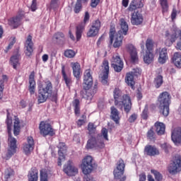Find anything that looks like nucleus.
Instances as JSON below:
<instances>
[{"mask_svg": "<svg viewBox=\"0 0 181 181\" xmlns=\"http://www.w3.org/2000/svg\"><path fill=\"white\" fill-rule=\"evenodd\" d=\"M49 98L52 101H57V91L53 90V83L50 81H45L38 86L37 100L38 104L46 103Z\"/></svg>", "mask_w": 181, "mask_h": 181, "instance_id": "nucleus-1", "label": "nucleus"}, {"mask_svg": "<svg viewBox=\"0 0 181 181\" xmlns=\"http://www.w3.org/2000/svg\"><path fill=\"white\" fill-rule=\"evenodd\" d=\"M91 87H93V75H91V69H86L83 74V90H81L80 94L83 98H85V100L88 101V104L91 103V100H93L98 90L97 84H95L93 88L90 90Z\"/></svg>", "mask_w": 181, "mask_h": 181, "instance_id": "nucleus-2", "label": "nucleus"}, {"mask_svg": "<svg viewBox=\"0 0 181 181\" xmlns=\"http://www.w3.org/2000/svg\"><path fill=\"white\" fill-rule=\"evenodd\" d=\"M120 26L121 28L118 34L115 35V33H117L115 27H112L109 32L110 43V45H112L113 43V47L115 49H118L122 46L124 36H127V35H128L129 27L128 23H127V21H125V19H120ZM122 35H124V36H122Z\"/></svg>", "mask_w": 181, "mask_h": 181, "instance_id": "nucleus-3", "label": "nucleus"}, {"mask_svg": "<svg viewBox=\"0 0 181 181\" xmlns=\"http://www.w3.org/2000/svg\"><path fill=\"white\" fill-rule=\"evenodd\" d=\"M122 94V92H121V90H119V88H115L114 89L113 97L115 100V105L121 111L124 110L126 114H129V112L132 108L131 97L129 96L128 94L123 95L122 100L119 101L118 100H119V97H121Z\"/></svg>", "mask_w": 181, "mask_h": 181, "instance_id": "nucleus-4", "label": "nucleus"}, {"mask_svg": "<svg viewBox=\"0 0 181 181\" xmlns=\"http://www.w3.org/2000/svg\"><path fill=\"white\" fill-rule=\"evenodd\" d=\"M6 124L7 125V129H8V149L6 154V156L4 157V159L6 160H9L15 153H16V139L12 136V134H11V131H12V117H11V113H9V110H6Z\"/></svg>", "mask_w": 181, "mask_h": 181, "instance_id": "nucleus-5", "label": "nucleus"}, {"mask_svg": "<svg viewBox=\"0 0 181 181\" xmlns=\"http://www.w3.org/2000/svg\"><path fill=\"white\" fill-rule=\"evenodd\" d=\"M82 172L83 173V180L84 181H95L94 177L90 175V173L97 168V164L94 161V159L90 156H87L82 160V163L81 165Z\"/></svg>", "mask_w": 181, "mask_h": 181, "instance_id": "nucleus-6", "label": "nucleus"}, {"mask_svg": "<svg viewBox=\"0 0 181 181\" xmlns=\"http://www.w3.org/2000/svg\"><path fill=\"white\" fill-rule=\"evenodd\" d=\"M170 94L168 91H164L158 97V103L159 104L158 108L160 112L164 116L168 117L169 115V107L170 105Z\"/></svg>", "mask_w": 181, "mask_h": 181, "instance_id": "nucleus-7", "label": "nucleus"}, {"mask_svg": "<svg viewBox=\"0 0 181 181\" xmlns=\"http://www.w3.org/2000/svg\"><path fill=\"white\" fill-rule=\"evenodd\" d=\"M124 172H125V162L122 158H119L117 161V167L113 171L115 179L116 180H119V181L127 180V176L124 175Z\"/></svg>", "mask_w": 181, "mask_h": 181, "instance_id": "nucleus-8", "label": "nucleus"}, {"mask_svg": "<svg viewBox=\"0 0 181 181\" xmlns=\"http://www.w3.org/2000/svg\"><path fill=\"white\" fill-rule=\"evenodd\" d=\"M168 170L170 175H176L181 172V156L177 154L175 156L174 159L168 165Z\"/></svg>", "mask_w": 181, "mask_h": 181, "instance_id": "nucleus-9", "label": "nucleus"}, {"mask_svg": "<svg viewBox=\"0 0 181 181\" xmlns=\"http://www.w3.org/2000/svg\"><path fill=\"white\" fill-rule=\"evenodd\" d=\"M101 29V21L100 19L94 20L89 27V29L86 33L87 37H95L100 33Z\"/></svg>", "mask_w": 181, "mask_h": 181, "instance_id": "nucleus-10", "label": "nucleus"}, {"mask_svg": "<svg viewBox=\"0 0 181 181\" xmlns=\"http://www.w3.org/2000/svg\"><path fill=\"white\" fill-rule=\"evenodd\" d=\"M40 134L44 137L47 136H54L56 133L54 132V129L52 127V124L46 123L45 122H41L39 125Z\"/></svg>", "mask_w": 181, "mask_h": 181, "instance_id": "nucleus-11", "label": "nucleus"}, {"mask_svg": "<svg viewBox=\"0 0 181 181\" xmlns=\"http://www.w3.org/2000/svg\"><path fill=\"white\" fill-rule=\"evenodd\" d=\"M89 21H90V13H88V11H86L84 15L83 22L81 23L76 28V36L77 42H78V40L81 39L83 31L86 28V25H87V23H88Z\"/></svg>", "mask_w": 181, "mask_h": 181, "instance_id": "nucleus-12", "label": "nucleus"}, {"mask_svg": "<svg viewBox=\"0 0 181 181\" xmlns=\"http://www.w3.org/2000/svg\"><path fill=\"white\" fill-rule=\"evenodd\" d=\"M32 39H33V37L28 35L24 44V47L25 49V56H28V57H30V56L33 54L35 44L33 43V41H32Z\"/></svg>", "mask_w": 181, "mask_h": 181, "instance_id": "nucleus-13", "label": "nucleus"}, {"mask_svg": "<svg viewBox=\"0 0 181 181\" xmlns=\"http://www.w3.org/2000/svg\"><path fill=\"white\" fill-rule=\"evenodd\" d=\"M63 170L67 176H76L78 173V169L74 166L73 163L70 160L64 165Z\"/></svg>", "mask_w": 181, "mask_h": 181, "instance_id": "nucleus-14", "label": "nucleus"}, {"mask_svg": "<svg viewBox=\"0 0 181 181\" xmlns=\"http://www.w3.org/2000/svg\"><path fill=\"white\" fill-rule=\"evenodd\" d=\"M59 151H58V162L57 165L58 166H62V163L64 160H66V156H64V153L67 152V146H66V143L60 142L59 146Z\"/></svg>", "mask_w": 181, "mask_h": 181, "instance_id": "nucleus-15", "label": "nucleus"}, {"mask_svg": "<svg viewBox=\"0 0 181 181\" xmlns=\"http://www.w3.org/2000/svg\"><path fill=\"white\" fill-rule=\"evenodd\" d=\"M111 66L114 69L116 73H119L120 71H122V69H124V62L121 60L119 56H113Z\"/></svg>", "mask_w": 181, "mask_h": 181, "instance_id": "nucleus-16", "label": "nucleus"}, {"mask_svg": "<svg viewBox=\"0 0 181 181\" xmlns=\"http://www.w3.org/2000/svg\"><path fill=\"white\" fill-rule=\"evenodd\" d=\"M165 36V37H170V42L171 45H173V43H175L177 40V37H179V39H181V30H180L179 28H175L172 30L171 35H170V33H169V30H166Z\"/></svg>", "mask_w": 181, "mask_h": 181, "instance_id": "nucleus-17", "label": "nucleus"}, {"mask_svg": "<svg viewBox=\"0 0 181 181\" xmlns=\"http://www.w3.org/2000/svg\"><path fill=\"white\" fill-rule=\"evenodd\" d=\"M23 149L25 155H30V152L35 149V140H33V137L28 136L27 138V143L23 144Z\"/></svg>", "mask_w": 181, "mask_h": 181, "instance_id": "nucleus-18", "label": "nucleus"}, {"mask_svg": "<svg viewBox=\"0 0 181 181\" xmlns=\"http://www.w3.org/2000/svg\"><path fill=\"white\" fill-rule=\"evenodd\" d=\"M71 67L72 69V73L74 77L78 81L80 78H81V74L83 73L81 71V65H80V63L78 62H71Z\"/></svg>", "mask_w": 181, "mask_h": 181, "instance_id": "nucleus-19", "label": "nucleus"}, {"mask_svg": "<svg viewBox=\"0 0 181 181\" xmlns=\"http://www.w3.org/2000/svg\"><path fill=\"white\" fill-rule=\"evenodd\" d=\"M126 49L130 54V59H131L132 63L138 62L139 58H138V52H136V48H135V47L132 44H129L126 46Z\"/></svg>", "mask_w": 181, "mask_h": 181, "instance_id": "nucleus-20", "label": "nucleus"}, {"mask_svg": "<svg viewBox=\"0 0 181 181\" xmlns=\"http://www.w3.org/2000/svg\"><path fill=\"white\" fill-rule=\"evenodd\" d=\"M131 23L132 25H135L138 26V25H141L144 22V16L139 11H134L132 13L131 17Z\"/></svg>", "mask_w": 181, "mask_h": 181, "instance_id": "nucleus-21", "label": "nucleus"}, {"mask_svg": "<svg viewBox=\"0 0 181 181\" xmlns=\"http://www.w3.org/2000/svg\"><path fill=\"white\" fill-rule=\"evenodd\" d=\"M110 119L114 121L116 125H119V121H121V115L118 109L115 106L110 107Z\"/></svg>", "mask_w": 181, "mask_h": 181, "instance_id": "nucleus-22", "label": "nucleus"}, {"mask_svg": "<svg viewBox=\"0 0 181 181\" xmlns=\"http://www.w3.org/2000/svg\"><path fill=\"white\" fill-rule=\"evenodd\" d=\"M171 139L175 145H179L181 143V127L173 129L171 134Z\"/></svg>", "mask_w": 181, "mask_h": 181, "instance_id": "nucleus-23", "label": "nucleus"}, {"mask_svg": "<svg viewBox=\"0 0 181 181\" xmlns=\"http://www.w3.org/2000/svg\"><path fill=\"white\" fill-rule=\"evenodd\" d=\"M28 91L30 95L36 93V81H35V71H32L29 76Z\"/></svg>", "mask_w": 181, "mask_h": 181, "instance_id": "nucleus-24", "label": "nucleus"}, {"mask_svg": "<svg viewBox=\"0 0 181 181\" xmlns=\"http://www.w3.org/2000/svg\"><path fill=\"white\" fill-rule=\"evenodd\" d=\"M62 78L68 88H70L73 84V80L71 79V76L67 75L66 74V68L64 65L62 66Z\"/></svg>", "mask_w": 181, "mask_h": 181, "instance_id": "nucleus-25", "label": "nucleus"}, {"mask_svg": "<svg viewBox=\"0 0 181 181\" xmlns=\"http://www.w3.org/2000/svg\"><path fill=\"white\" fill-rule=\"evenodd\" d=\"M144 152L148 156H156L159 155V149L155 146L147 145L144 148Z\"/></svg>", "mask_w": 181, "mask_h": 181, "instance_id": "nucleus-26", "label": "nucleus"}, {"mask_svg": "<svg viewBox=\"0 0 181 181\" xmlns=\"http://www.w3.org/2000/svg\"><path fill=\"white\" fill-rule=\"evenodd\" d=\"M144 7V3L142 0H132L128 8L129 12H134L136 9H139Z\"/></svg>", "mask_w": 181, "mask_h": 181, "instance_id": "nucleus-27", "label": "nucleus"}, {"mask_svg": "<svg viewBox=\"0 0 181 181\" xmlns=\"http://www.w3.org/2000/svg\"><path fill=\"white\" fill-rule=\"evenodd\" d=\"M125 83L131 87L132 90H135V76L130 72L127 73L125 76Z\"/></svg>", "mask_w": 181, "mask_h": 181, "instance_id": "nucleus-28", "label": "nucleus"}, {"mask_svg": "<svg viewBox=\"0 0 181 181\" xmlns=\"http://www.w3.org/2000/svg\"><path fill=\"white\" fill-rule=\"evenodd\" d=\"M154 128L157 135H165L166 126L163 124V122H156L154 124Z\"/></svg>", "mask_w": 181, "mask_h": 181, "instance_id": "nucleus-29", "label": "nucleus"}, {"mask_svg": "<svg viewBox=\"0 0 181 181\" xmlns=\"http://www.w3.org/2000/svg\"><path fill=\"white\" fill-rule=\"evenodd\" d=\"M168 59H169V57L168 56V49L164 47L160 51L158 62L160 64H165V63H166V61Z\"/></svg>", "mask_w": 181, "mask_h": 181, "instance_id": "nucleus-30", "label": "nucleus"}, {"mask_svg": "<svg viewBox=\"0 0 181 181\" xmlns=\"http://www.w3.org/2000/svg\"><path fill=\"white\" fill-rule=\"evenodd\" d=\"M171 62L175 67L181 69V54L180 52H175L171 58Z\"/></svg>", "mask_w": 181, "mask_h": 181, "instance_id": "nucleus-31", "label": "nucleus"}, {"mask_svg": "<svg viewBox=\"0 0 181 181\" xmlns=\"http://www.w3.org/2000/svg\"><path fill=\"white\" fill-rule=\"evenodd\" d=\"M28 181H37L39 179L37 168H32L28 175Z\"/></svg>", "mask_w": 181, "mask_h": 181, "instance_id": "nucleus-32", "label": "nucleus"}, {"mask_svg": "<svg viewBox=\"0 0 181 181\" xmlns=\"http://www.w3.org/2000/svg\"><path fill=\"white\" fill-rule=\"evenodd\" d=\"M21 58V55L19 54H16V55H13L10 58V64L13 66V68L16 70L18 69V66L21 64L19 63V59Z\"/></svg>", "mask_w": 181, "mask_h": 181, "instance_id": "nucleus-33", "label": "nucleus"}, {"mask_svg": "<svg viewBox=\"0 0 181 181\" xmlns=\"http://www.w3.org/2000/svg\"><path fill=\"white\" fill-rule=\"evenodd\" d=\"M22 20H20L18 17L14 16L8 20V25L13 29H16L21 26Z\"/></svg>", "mask_w": 181, "mask_h": 181, "instance_id": "nucleus-34", "label": "nucleus"}, {"mask_svg": "<svg viewBox=\"0 0 181 181\" xmlns=\"http://www.w3.org/2000/svg\"><path fill=\"white\" fill-rule=\"evenodd\" d=\"M154 57L153 51H146V54L144 56V62L147 64H151L153 62Z\"/></svg>", "mask_w": 181, "mask_h": 181, "instance_id": "nucleus-35", "label": "nucleus"}, {"mask_svg": "<svg viewBox=\"0 0 181 181\" xmlns=\"http://www.w3.org/2000/svg\"><path fill=\"white\" fill-rule=\"evenodd\" d=\"M97 146V137L93 136L88 140L86 148V149H94Z\"/></svg>", "mask_w": 181, "mask_h": 181, "instance_id": "nucleus-36", "label": "nucleus"}, {"mask_svg": "<svg viewBox=\"0 0 181 181\" xmlns=\"http://www.w3.org/2000/svg\"><path fill=\"white\" fill-rule=\"evenodd\" d=\"M72 105L74 107V111L75 115L76 117H78V115H80V112H81L80 100L74 99L72 101Z\"/></svg>", "mask_w": 181, "mask_h": 181, "instance_id": "nucleus-37", "label": "nucleus"}, {"mask_svg": "<svg viewBox=\"0 0 181 181\" xmlns=\"http://www.w3.org/2000/svg\"><path fill=\"white\" fill-rule=\"evenodd\" d=\"M153 84L156 88H159L163 84V76L158 75L153 81Z\"/></svg>", "mask_w": 181, "mask_h": 181, "instance_id": "nucleus-38", "label": "nucleus"}, {"mask_svg": "<svg viewBox=\"0 0 181 181\" xmlns=\"http://www.w3.org/2000/svg\"><path fill=\"white\" fill-rule=\"evenodd\" d=\"M15 175V171L12 168H7L4 171V179L6 181L9 180L11 177H13Z\"/></svg>", "mask_w": 181, "mask_h": 181, "instance_id": "nucleus-39", "label": "nucleus"}, {"mask_svg": "<svg viewBox=\"0 0 181 181\" xmlns=\"http://www.w3.org/2000/svg\"><path fill=\"white\" fill-rule=\"evenodd\" d=\"M159 2L162 8V13H166L169 11V3L168 0H159Z\"/></svg>", "mask_w": 181, "mask_h": 181, "instance_id": "nucleus-40", "label": "nucleus"}, {"mask_svg": "<svg viewBox=\"0 0 181 181\" xmlns=\"http://www.w3.org/2000/svg\"><path fill=\"white\" fill-rule=\"evenodd\" d=\"M102 69L103 74H110V63L107 59H104L102 63Z\"/></svg>", "mask_w": 181, "mask_h": 181, "instance_id": "nucleus-41", "label": "nucleus"}, {"mask_svg": "<svg viewBox=\"0 0 181 181\" xmlns=\"http://www.w3.org/2000/svg\"><path fill=\"white\" fill-rule=\"evenodd\" d=\"M104 148H105V144H104V140L103 139L101 136L98 134L96 140V149H103Z\"/></svg>", "mask_w": 181, "mask_h": 181, "instance_id": "nucleus-42", "label": "nucleus"}, {"mask_svg": "<svg viewBox=\"0 0 181 181\" xmlns=\"http://www.w3.org/2000/svg\"><path fill=\"white\" fill-rule=\"evenodd\" d=\"M13 127V134L15 136H18L21 132V124L19 120H15Z\"/></svg>", "mask_w": 181, "mask_h": 181, "instance_id": "nucleus-43", "label": "nucleus"}, {"mask_svg": "<svg viewBox=\"0 0 181 181\" xmlns=\"http://www.w3.org/2000/svg\"><path fill=\"white\" fill-rule=\"evenodd\" d=\"M153 40L148 38L146 41V47L147 52H153Z\"/></svg>", "mask_w": 181, "mask_h": 181, "instance_id": "nucleus-44", "label": "nucleus"}, {"mask_svg": "<svg viewBox=\"0 0 181 181\" xmlns=\"http://www.w3.org/2000/svg\"><path fill=\"white\" fill-rule=\"evenodd\" d=\"M88 131L89 135H94L97 132V127L94 125V123L89 122L88 124Z\"/></svg>", "mask_w": 181, "mask_h": 181, "instance_id": "nucleus-45", "label": "nucleus"}, {"mask_svg": "<svg viewBox=\"0 0 181 181\" xmlns=\"http://www.w3.org/2000/svg\"><path fill=\"white\" fill-rule=\"evenodd\" d=\"M151 172L153 175H154V177L156 181L163 180V176L160 173H159V171L156 170H151Z\"/></svg>", "mask_w": 181, "mask_h": 181, "instance_id": "nucleus-46", "label": "nucleus"}, {"mask_svg": "<svg viewBox=\"0 0 181 181\" xmlns=\"http://www.w3.org/2000/svg\"><path fill=\"white\" fill-rule=\"evenodd\" d=\"M81 118L82 119H78V121L76 122L77 126L80 128L81 127H83V124H85L86 122H87V116L86 115V113H84L83 115H82L81 116Z\"/></svg>", "mask_w": 181, "mask_h": 181, "instance_id": "nucleus-47", "label": "nucleus"}, {"mask_svg": "<svg viewBox=\"0 0 181 181\" xmlns=\"http://www.w3.org/2000/svg\"><path fill=\"white\" fill-rule=\"evenodd\" d=\"M65 57H68V59H73L74 56H76V52L72 49H66L64 52Z\"/></svg>", "mask_w": 181, "mask_h": 181, "instance_id": "nucleus-48", "label": "nucleus"}, {"mask_svg": "<svg viewBox=\"0 0 181 181\" xmlns=\"http://www.w3.org/2000/svg\"><path fill=\"white\" fill-rule=\"evenodd\" d=\"M147 139L152 141L155 139V132H153V127H151V129L147 132L146 134Z\"/></svg>", "mask_w": 181, "mask_h": 181, "instance_id": "nucleus-49", "label": "nucleus"}, {"mask_svg": "<svg viewBox=\"0 0 181 181\" xmlns=\"http://www.w3.org/2000/svg\"><path fill=\"white\" fill-rule=\"evenodd\" d=\"M40 181H47V171L45 169L40 170Z\"/></svg>", "mask_w": 181, "mask_h": 181, "instance_id": "nucleus-50", "label": "nucleus"}, {"mask_svg": "<svg viewBox=\"0 0 181 181\" xmlns=\"http://www.w3.org/2000/svg\"><path fill=\"white\" fill-rule=\"evenodd\" d=\"M108 74H103L101 77V83L103 86H108Z\"/></svg>", "mask_w": 181, "mask_h": 181, "instance_id": "nucleus-51", "label": "nucleus"}, {"mask_svg": "<svg viewBox=\"0 0 181 181\" xmlns=\"http://www.w3.org/2000/svg\"><path fill=\"white\" fill-rule=\"evenodd\" d=\"M81 8H83V6L81 5V3L80 1H76L74 11L75 13H80V11H81Z\"/></svg>", "mask_w": 181, "mask_h": 181, "instance_id": "nucleus-52", "label": "nucleus"}, {"mask_svg": "<svg viewBox=\"0 0 181 181\" xmlns=\"http://www.w3.org/2000/svg\"><path fill=\"white\" fill-rule=\"evenodd\" d=\"M130 73L134 76V77H138V76H141V74L142 73V71H141L140 69L139 68H135L133 69Z\"/></svg>", "mask_w": 181, "mask_h": 181, "instance_id": "nucleus-53", "label": "nucleus"}, {"mask_svg": "<svg viewBox=\"0 0 181 181\" xmlns=\"http://www.w3.org/2000/svg\"><path fill=\"white\" fill-rule=\"evenodd\" d=\"M25 15H26V13L22 9H19L16 17L22 21L25 18Z\"/></svg>", "mask_w": 181, "mask_h": 181, "instance_id": "nucleus-54", "label": "nucleus"}, {"mask_svg": "<svg viewBox=\"0 0 181 181\" xmlns=\"http://www.w3.org/2000/svg\"><path fill=\"white\" fill-rule=\"evenodd\" d=\"M101 134L103 136V138L105 139V141H108V129H107V128L103 127L102 129Z\"/></svg>", "mask_w": 181, "mask_h": 181, "instance_id": "nucleus-55", "label": "nucleus"}, {"mask_svg": "<svg viewBox=\"0 0 181 181\" xmlns=\"http://www.w3.org/2000/svg\"><path fill=\"white\" fill-rule=\"evenodd\" d=\"M15 43H16V40L15 38H13V40L11 42H10V43L6 48L5 52L8 53V52H9V50H11V49H12V47H13V45H15Z\"/></svg>", "mask_w": 181, "mask_h": 181, "instance_id": "nucleus-56", "label": "nucleus"}, {"mask_svg": "<svg viewBox=\"0 0 181 181\" xmlns=\"http://www.w3.org/2000/svg\"><path fill=\"white\" fill-rule=\"evenodd\" d=\"M4 88H5V84H4V81H0V100H2L4 97Z\"/></svg>", "mask_w": 181, "mask_h": 181, "instance_id": "nucleus-57", "label": "nucleus"}, {"mask_svg": "<svg viewBox=\"0 0 181 181\" xmlns=\"http://www.w3.org/2000/svg\"><path fill=\"white\" fill-rule=\"evenodd\" d=\"M63 38H64V34L63 33H57L54 35V39L55 40H62Z\"/></svg>", "mask_w": 181, "mask_h": 181, "instance_id": "nucleus-58", "label": "nucleus"}, {"mask_svg": "<svg viewBox=\"0 0 181 181\" xmlns=\"http://www.w3.org/2000/svg\"><path fill=\"white\" fill-rule=\"evenodd\" d=\"M30 9H31L32 12H35V11L37 9V0L32 1Z\"/></svg>", "mask_w": 181, "mask_h": 181, "instance_id": "nucleus-59", "label": "nucleus"}, {"mask_svg": "<svg viewBox=\"0 0 181 181\" xmlns=\"http://www.w3.org/2000/svg\"><path fill=\"white\" fill-rule=\"evenodd\" d=\"M171 21H175L176 19V16H177V10L176 7H173L172 12H171Z\"/></svg>", "mask_w": 181, "mask_h": 181, "instance_id": "nucleus-60", "label": "nucleus"}, {"mask_svg": "<svg viewBox=\"0 0 181 181\" xmlns=\"http://www.w3.org/2000/svg\"><path fill=\"white\" fill-rule=\"evenodd\" d=\"M138 118V115L135 113L132 114L128 119L129 122L132 124L134 121H136V119Z\"/></svg>", "mask_w": 181, "mask_h": 181, "instance_id": "nucleus-61", "label": "nucleus"}, {"mask_svg": "<svg viewBox=\"0 0 181 181\" xmlns=\"http://www.w3.org/2000/svg\"><path fill=\"white\" fill-rule=\"evenodd\" d=\"M161 148L165 151V153H169V150L171 148L170 146L168 145V144H162Z\"/></svg>", "mask_w": 181, "mask_h": 181, "instance_id": "nucleus-62", "label": "nucleus"}, {"mask_svg": "<svg viewBox=\"0 0 181 181\" xmlns=\"http://www.w3.org/2000/svg\"><path fill=\"white\" fill-rule=\"evenodd\" d=\"M100 1L101 0H91V2H90L91 8H97V6L98 5V4H100Z\"/></svg>", "mask_w": 181, "mask_h": 181, "instance_id": "nucleus-63", "label": "nucleus"}, {"mask_svg": "<svg viewBox=\"0 0 181 181\" xmlns=\"http://www.w3.org/2000/svg\"><path fill=\"white\" fill-rule=\"evenodd\" d=\"M141 118L143 119H148V110L144 109L141 113Z\"/></svg>", "mask_w": 181, "mask_h": 181, "instance_id": "nucleus-64", "label": "nucleus"}]
</instances>
